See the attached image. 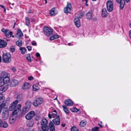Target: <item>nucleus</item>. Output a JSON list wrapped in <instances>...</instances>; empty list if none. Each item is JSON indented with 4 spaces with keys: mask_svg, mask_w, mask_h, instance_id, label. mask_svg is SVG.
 <instances>
[{
    "mask_svg": "<svg viewBox=\"0 0 131 131\" xmlns=\"http://www.w3.org/2000/svg\"><path fill=\"white\" fill-rule=\"evenodd\" d=\"M74 22L77 27L78 28L80 26L81 23L79 17H75L74 19Z\"/></svg>",
    "mask_w": 131,
    "mask_h": 131,
    "instance_id": "ddd939ff",
    "label": "nucleus"
},
{
    "mask_svg": "<svg viewBox=\"0 0 131 131\" xmlns=\"http://www.w3.org/2000/svg\"><path fill=\"white\" fill-rule=\"evenodd\" d=\"M99 128V127L95 126V127L92 130V131H100L98 129Z\"/></svg>",
    "mask_w": 131,
    "mask_h": 131,
    "instance_id": "a18cd8bd",
    "label": "nucleus"
},
{
    "mask_svg": "<svg viewBox=\"0 0 131 131\" xmlns=\"http://www.w3.org/2000/svg\"><path fill=\"white\" fill-rule=\"evenodd\" d=\"M130 0H116L117 2L118 3L120 4V7L121 9H123L125 4V1L127 3H128Z\"/></svg>",
    "mask_w": 131,
    "mask_h": 131,
    "instance_id": "1a4fd4ad",
    "label": "nucleus"
},
{
    "mask_svg": "<svg viewBox=\"0 0 131 131\" xmlns=\"http://www.w3.org/2000/svg\"><path fill=\"white\" fill-rule=\"evenodd\" d=\"M106 7L107 10L108 12H111L112 11L113 8V4L112 2L108 1L106 3Z\"/></svg>",
    "mask_w": 131,
    "mask_h": 131,
    "instance_id": "423d86ee",
    "label": "nucleus"
},
{
    "mask_svg": "<svg viewBox=\"0 0 131 131\" xmlns=\"http://www.w3.org/2000/svg\"><path fill=\"white\" fill-rule=\"evenodd\" d=\"M31 104V102L29 101H27L26 103V106L23 108L22 112L23 114H25L28 112L30 109Z\"/></svg>",
    "mask_w": 131,
    "mask_h": 131,
    "instance_id": "7ed1b4c3",
    "label": "nucleus"
},
{
    "mask_svg": "<svg viewBox=\"0 0 131 131\" xmlns=\"http://www.w3.org/2000/svg\"><path fill=\"white\" fill-rule=\"evenodd\" d=\"M52 122L55 125H59L60 124V121L59 116L58 115L57 117L52 120Z\"/></svg>",
    "mask_w": 131,
    "mask_h": 131,
    "instance_id": "dca6fc26",
    "label": "nucleus"
},
{
    "mask_svg": "<svg viewBox=\"0 0 131 131\" xmlns=\"http://www.w3.org/2000/svg\"><path fill=\"white\" fill-rule=\"evenodd\" d=\"M86 123V121L84 120H82L81 121L80 124V125L82 127L84 126Z\"/></svg>",
    "mask_w": 131,
    "mask_h": 131,
    "instance_id": "4c0bfd02",
    "label": "nucleus"
},
{
    "mask_svg": "<svg viewBox=\"0 0 131 131\" xmlns=\"http://www.w3.org/2000/svg\"><path fill=\"white\" fill-rule=\"evenodd\" d=\"M58 13V12L56 10L55 8H52L50 12V14L51 15H54Z\"/></svg>",
    "mask_w": 131,
    "mask_h": 131,
    "instance_id": "b1692460",
    "label": "nucleus"
},
{
    "mask_svg": "<svg viewBox=\"0 0 131 131\" xmlns=\"http://www.w3.org/2000/svg\"><path fill=\"white\" fill-rule=\"evenodd\" d=\"M102 122H99L98 123V124L101 127H103V126L102 125H101V124H102Z\"/></svg>",
    "mask_w": 131,
    "mask_h": 131,
    "instance_id": "864d4df0",
    "label": "nucleus"
},
{
    "mask_svg": "<svg viewBox=\"0 0 131 131\" xmlns=\"http://www.w3.org/2000/svg\"><path fill=\"white\" fill-rule=\"evenodd\" d=\"M8 126V124L5 122L3 121L0 118V127L6 128Z\"/></svg>",
    "mask_w": 131,
    "mask_h": 131,
    "instance_id": "a211bd4d",
    "label": "nucleus"
},
{
    "mask_svg": "<svg viewBox=\"0 0 131 131\" xmlns=\"http://www.w3.org/2000/svg\"><path fill=\"white\" fill-rule=\"evenodd\" d=\"M17 100H15L10 105L9 107V111H12L15 108L17 109Z\"/></svg>",
    "mask_w": 131,
    "mask_h": 131,
    "instance_id": "6e6552de",
    "label": "nucleus"
},
{
    "mask_svg": "<svg viewBox=\"0 0 131 131\" xmlns=\"http://www.w3.org/2000/svg\"><path fill=\"white\" fill-rule=\"evenodd\" d=\"M7 77H9V75L5 71H3L1 74L0 80L5 78Z\"/></svg>",
    "mask_w": 131,
    "mask_h": 131,
    "instance_id": "2eb2a0df",
    "label": "nucleus"
},
{
    "mask_svg": "<svg viewBox=\"0 0 131 131\" xmlns=\"http://www.w3.org/2000/svg\"><path fill=\"white\" fill-rule=\"evenodd\" d=\"M18 83V81L16 80H14L11 82V85L12 86H15L17 85Z\"/></svg>",
    "mask_w": 131,
    "mask_h": 131,
    "instance_id": "c756f323",
    "label": "nucleus"
},
{
    "mask_svg": "<svg viewBox=\"0 0 131 131\" xmlns=\"http://www.w3.org/2000/svg\"><path fill=\"white\" fill-rule=\"evenodd\" d=\"M9 77H7L5 78L0 80L3 82V84L2 85H3L5 84H6L9 82L10 81Z\"/></svg>",
    "mask_w": 131,
    "mask_h": 131,
    "instance_id": "a878e982",
    "label": "nucleus"
},
{
    "mask_svg": "<svg viewBox=\"0 0 131 131\" xmlns=\"http://www.w3.org/2000/svg\"><path fill=\"white\" fill-rule=\"evenodd\" d=\"M34 123L33 122L30 121L27 124V125L28 126L32 127L33 126Z\"/></svg>",
    "mask_w": 131,
    "mask_h": 131,
    "instance_id": "79ce46f5",
    "label": "nucleus"
},
{
    "mask_svg": "<svg viewBox=\"0 0 131 131\" xmlns=\"http://www.w3.org/2000/svg\"><path fill=\"white\" fill-rule=\"evenodd\" d=\"M92 0L93 1H96L97 0Z\"/></svg>",
    "mask_w": 131,
    "mask_h": 131,
    "instance_id": "338daca9",
    "label": "nucleus"
},
{
    "mask_svg": "<svg viewBox=\"0 0 131 131\" xmlns=\"http://www.w3.org/2000/svg\"><path fill=\"white\" fill-rule=\"evenodd\" d=\"M70 110L72 112H77L78 111V109L75 107L71 108Z\"/></svg>",
    "mask_w": 131,
    "mask_h": 131,
    "instance_id": "37998d69",
    "label": "nucleus"
},
{
    "mask_svg": "<svg viewBox=\"0 0 131 131\" xmlns=\"http://www.w3.org/2000/svg\"><path fill=\"white\" fill-rule=\"evenodd\" d=\"M5 100V98L4 96L2 95L0 96V106H2V105L3 108L5 105V104L3 103V102Z\"/></svg>",
    "mask_w": 131,
    "mask_h": 131,
    "instance_id": "5701e85b",
    "label": "nucleus"
},
{
    "mask_svg": "<svg viewBox=\"0 0 131 131\" xmlns=\"http://www.w3.org/2000/svg\"><path fill=\"white\" fill-rule=\"evenodd\" d=\"M41 128L43 131H48L49 127L47 125L42 126Z\"/></svg>",
    "mask_w": 131,
    "mask_h": 131,
    "instance_id": "473e14b6",
    "label": "nucleus"
},
{
    "mask_svg": "<svg viewBox=\"0 0 131 131\" xmlns=\"http://www.w3.org/2000/svg\"><path fill=\"white\" fill-rule=\"evenodd\" d=\"M129 35L130 38L131 39V30H130L129 31Z\"/></svg>",
    "mask_w": 131,
    "mask_h": 131,
    "instance_id": "6e6d98bb",
    "label": "nucleus"
},
{
    "mask_svg": "<svg viewBox=\"0 0 131 131\" xmlns=\"http://www.w3.org/2000/svg\"><path fill=\"white\" fill-rule=\"evenodd\" d=\"M62 107H63V109L64 112L66 114H68L69 113V110L67 106L66 105H63Z\"/></svg>",
    "mask_w": 131,
    "mask_h": 131,
    "instance_id": "c9c22d12",
    "label": "nucleus"
},
{
    "mask_svg": "<svg viewBox=\"0 0 131 131\" xmlns=\"http://www.w3.org/2000/svg\"><path fill=\"white\" fill-rule=\"evenodd\" d=\"M43 31L46 36H49L52 34L53 30L51 28L46 26L43 28Z\"/></svg>",
    "mask_w": 131,
    "mask_h": 131,
    "instance_id": "f03ea898",
    "label": "nucleus"
},
{
    "mask_svg": "<svg viewBox=\"0 0 131 131\" xmlns=\"http://www.w3.org/2000/svg\"><path fill=\"white\" fill-rule=\"evenodd\" d=\"M71 131H78V129L75 127L73 126L71 128Z\"/></svg>",
    "mask_w": 131,
    "mask_h": 131,
    "instance_id": "c03bdc74",
    "label": "nucleus"
},
{
    "mask_svg": "<svg viewBox=\"0 0 131 131\" xmlns=\"http://www.w3.org/2000/svg\"><path fill=\"white\" fill-rule=\"evenodd\" d=\"M33 90L34 91H36L39 89V85L37 84H35L33 86Z\"/></svg>",
    "mask_w": 131,
    "mask_h": 131,
    "instance_id": "72a5a7b5",
    "label": "nucleus"
},
{
    "mask_svg": "<svg viewBox=\"0 0 131 131\" xmlns=\"http://www.w3.org/2000/svg\"><path fill=\"white\" fill-rule=\"evenodd\" d=\"M7 43L3 40H0V48L5 47L6 46Z\"/></svg>",
    "mask_w": 131,
    "mask_h": 131,
    "instance_id": "393cba45",
    "label": "nucleus"
},
{
    "mask_svg": "<svg viewBox=\"0 0 131 131\" xmlns=\"http://www.w3.org/2000/svg\"><path fill=\"white\" fill-rule=\"evenodd\" d=\"M87 1H86V3H85V5H86V6H87L88 5V4H87Z\"/></svg>",
    "mask_w": 131,
    "mask_h": 131,
    "instance_id": "052dcab7",
    "label": "nucleus"
},
{
    "mask_svg": "<svg viewBox=\"0 0 131 131\" xmlns=\"http://www.w3.org/2000/svg\"><path fill=\"white\" fill-rule=\"evenodd\" d=\"M36 56L37 57H39L40 56L39 53H37L36 54Z\"/></svg>",
    "mask_w": 131,
    "mask_h": 131,
    "instance_id": "603ef678",
    "label": "nucleus"
},
{
    "mask_svg": "<svg viewBox=\"0 0 131 131\" xmlns=\"http://www.w3.org/2000/svg\"><path fill=\"white\" fill-rule=\"evenodd\" d=\"M30 87V85L29 83L27 82H24L22 86L23 89H28Z\"/></svg>",
    "mask_w": 131,
    "mask_h": 131,
    "instance_id": "6ab92c4d",
    "label": "nucleus"
},
{
    "mask_svg": "<svg viewBox=\"0 0 131 131\" xmlns=\"http://www.w3.org/2000/svg\"><path fill=\"white\" fill-rule=\"evenodd\" d=\"M19 50L21 51V53L23 54H24L27 50L24 47H20Z\"/></svg>",
    "mask_w": 131,
    "mask_h": 131,
    "instance_id": "e433bc0d",
    "label": "nucleus"
},
{
    "mask_svg": "<svg viewBox=\"0 0 131 131\" xmlns=\"http://www.w3.org/2000/svg\"><path fill=\"white\" fill-rule=\"evenodd\" d=\"M35 115V113L34 111H32L27 114L25 116V118L29 120L31 119Z\"/></svg>",
    "mask_w": 131,
    "mask_h": 131,
    "instance_id": "f8f14e48",
    "label": "nucleus"
},
{
    "mask_svg": "<svg viewBox=\"0 0 131 131\" xmlns=\"http://www.w3.org/2000/svg\"><path fill=\"white\" fill-rule=\"evenodd\" d=\"M28 79L29 80H31L33 79L34 78L32 76H30L28 77Z\"/></svg>",
    "mask_w": 131,
    "mask_h": 131,
    "instance_id": "8fccbe9b",
    "label": "nucleus"
},
{
    "mask_svg": "<svg viewBox=\"0 0 131 131\" xmlns=\"http://www.w3.org/2000/svg\"><path fill=\"white\" fill-rule=\"evenodd\" d=\"M1 57L0 56V62H1Z\"/></svg>",
    "mask_w": 131,
    "mask_h": 131,
    "instance_id": "69168bd1",
    "label": "nucleus"
},
{
    "mask_svg": "<svg viewBox=\"0 0 131 131\" xmlns=\"http://www.w3.org/2000/svg\"><path fill=\"white\" fill-rule=\"evenodd\" d=\"M9 40H7V41H9Z\"/></svg>",
    "mask_w": 131,
    "mask_h": 131,
    "instance_id": "774afa93",
    "label": "nucleus"
},
{
    "mask_svg": "<svg viewBox=\"0 0 131 131\" xmlns=\"http://www.w3.org/2000/svg\"><path fill=\"white\" fill-rule=\"evenodd\" d=\"M65 104L67 106H72L73 104V102L71 100L67 99L64 101Z\"/></svg>",
    "mask_w": 131,
    "mask_h": 131,
    "instance_id": "412c9836",
    "label": "nucleus"
},
{
    "mask_svg": "<svg viewBox=\"0 0 131 131\" xmlns=\"http://www.w3.org/2000/svg\"><path fill=\"white\" fill-rule=\"evenodd\" d=\"M26 57L27 60L29 61L30 62L31 61V59L30 57V54H28L26 56Z\"/></svg>",
    "mask_w": 131,
    "mask_h": 131,
    "instance_id": "a19ab883",
    "label": "nucleus"
},
{
    "mask_svg": "<svg viewBox=\"0 0 131 131\" xmlns=\"http://www.w3.org/2000/svg\"><path fill=\"white\" fill-rule=\"evenodd\" d=\"M9 116V112L7 110H4L2 115V117L4 120H6L7 119Z\"/></svg>",
    "mask_w": 131,
    "mask_h": 131,
    "instance_id": "9d476101",
    "label": "nucleus"
},
{
    "mask_svg": "<svg viewBox=\"0 0 131 131\" xmlns=\"http://www.w3.org/2000/svg\"><path fill=\"white\" fill-rule=\"evenodd\" d=\"M102 16L103 17H105L107 16V13L105 8H104L102 11Z\"/></svg>",
    "mask_w": 131,
    "mask_h": 131,
    "instance_id": "c85d7f7f",
    "label": "nucleus"
},
{
    "mask_svg": "<svg viewBox=\"0 0 131 131\" xmlns=\"http://www.w3.org/2000/svg\"><path fill=\"white\" fill-rule=\"evenodd\" d=\"M23 36L22 32L20 30L18 29L17 30V33L16 35V37L19 38Z\"/></svg>",
    "mask_w": 131,
    "mask_h": 131,
    "instance_id": "bb28decb",
    "label": "nucleus"
},
{
    "mask_svg": "<svg viewBox=\"0 0 131 131\" xmlns=\"http://www.w3.org/2000/svg\"><path fill=\"white\" fill-rule=\"evenodd\" d=\"M43 101V100L42 98H38L34 100L32 104L34 106L37 107L41 104Z\"/></svg>",
    "mask_w": 131,
    "mask_h": 131,
    "instance_id": "20e7f679",
    "label": "nucleus"
},
{
    "mask_svg": "<svg viewBox=\"0 0 131 131\" xmlns=\"http://www.w3.org/2000/svg\"><path fill=\"white\" fill-rule=\"evenodd\" d=\"M61 125L63 127H64L65 126V124H62Z\"/></svg>",
    "mask_w": 131,
    "mask_h": 131,
    "instance_id": "4d7b16f0",
    "label": "nucleus"
},
{
    "mask_svg": "<svg viewBox=\"0 0 131 131\" xmlns=\"http://www.w3.org/2000/svg\"><path fill=\"white\" fill-rule=\"evenodd\" d=\"M21 106L20 104H18L17 106V109H15L12 113V115H14L16 117H17V113L20 110Z\"/></svg>",
    "mask_w": 131,
    "mask_h": 131,
    "instance_id": "9b49d317",
    "label": "nucleus"
},
{
    "mask_svg": "<svg viewBox=\"0 0 131 131\" xmlns=\"http://www.w3.org/2000/svg\"><path fill=\"white\" fill-rule=\"evenodd\" d=\"M1 31L7 37H11L12 36L13 37H14V36L12 35L13 32L9 30L3 28L2 29Z\"/></svg>",
    "mask_w": 131,
    "mask_h": 131,
    "instance_id": "39448f33",
    "label": "nucleus"
},
{
    "mask_svg": "<svg viewBox=\"0 0 131 131\" xmlns=\"http://www.w3.org/2000/svg\"><path fill=\"white\" fill-rule=\"evenodd\" d=\"M16 43L17 45L18 46H21L22 44V41L20 40L16 41Z\"/></svg>",
    "mask_w": 131,
    "mask_h": 131,
    "instance_id": "ea45409f",
    "label": "nucleus"
},
{
    "mask_svg": "<svg viewBox=\"0 0 131 131\" xmlns=\"http://www.w3.org/2000/svg\"><path fill=\"white\" fill-rule=\"evenodd\" d=\"M17 117L14 116V115H11L9 118V122L10 124L14 123L16 120Z\"/></svg>",
    "mask_w": 131,
    "mask_h": 131,
    "instance_id": "f3484780",
    "label": "nucleus"
},
{
    "mask_svg": "<svg viewBox=\"0 0 131 131\" xmlns=\"http://www.w3.org/2000/svg\"><path fill=\"white\" fill-rule=\"evenodd\" d=\"M25 19L26 25L27 26H29L30 24L29 18L28 17H25Z\"/></svg>",
    "mask_w": 131,
    "mask_h": 131,
    "instance_id": "58836bf2",
    "label": "nucleus"
},
{
    "mask_svg": "<svg viewBox=\"0 0 131 131\" xmlns=\"http://www.w3.org/2000/svg\"><path fill=\"white\" fill-rule=\"evenodd\" d=\"M16 131H24L23 128L22 127H20Z\"/></svg>",
    "mask_w": 131,
    "mask_h": 131,
    "instance_id": "de8ad7c7",
    "label": "nucleus"
},
{
    "mask_svg": "<svg viewBox=\"0 0 131 131\" xmlns=\"http://www.w3.org/2000/svg\"><path fill=\"white\" fill-rule=\"evenodd\" d=\"M129 26L131 28V23H130L129 24Z\"/></svg>",
    "mask_w": 131,
    "mask_h": 131,
    "instance_id": "e2e57ef3",
    "label": "nucleus"
},
{
    "mask_svg": "<svg viewBox=\"0 0 131 131\" xmlns=\"http://www.w3.org/2000/svg\"><path fill=\"white\" fill-rule=\"evenodd\" d=\"M57 113L56 110H54L53 111V112L50 113L48 115V116L50 119H51L52 118H54L56 117L57 118Z\"/></svg>",
    "mask_w": 131,
    "mask_h": 131,
    "instance_id": "4468645a",
    "label": "nucleus"
},
{
    "mask_svg": "<svg viewBox=\"0 0 131 131\" xmlns=\"http://www.w3.org/2000/svg\"><path fill=\"white\" fill-rule=\"evenodd\" d=\"M46 4L47 3V0H44Z\"/></svg>",
    "mask_w": 131,
    "mask_h": 131,
    "instance_id": "680f3d73",
    "label": "nucleus"
},
{
    "mask_svg": "<svg viewBox=\"0 0 131 131\" xmlns=\"http://www.w3.org/2000/svg\"><path fill=\"white\" fill-rule=\"evenodd\" d=\"M49 129L50 131H55V126L52 122L50 121L49 124Z\"/></svg>",
    "mask_w": 131,
    "mask_h": 131,
    "instance_id": "aec40b11",
    "label": "nucleus"
},
{
    "mask_svg": "<svg viewBox=\"0 0 131 131\" xmlns=\"http://www.w3.org/2000/svg\"><path fill=\"white\" fill-rule=\"evenodd\" d=\"M86 18L89 20H91L92 19V14L91 12H89L87 13L86 14Z\"/></svg>",
    "mask_w": 131,
    "mask_h": 131,
    "instance_id": "7c9ffc66",
    "label": "nucleus"
},
{
    "mask_svg": "<svg viewBox=\"0 0 131 131\" xmlns=\"http://www.w3.org/2000/svg\"><path fill=\"white\" fill-rule=\"evenodd\" d=\"M68 45H70V43H68Z\"/></svg>",
    "mask_w": 131,
    "mask_h": 131,
    "instance_id": "0e129e2a",
    "label": "nucleus"
},
{
    "mask_svg": "<svg viewBox=\"0 0 131 131\" xmlns=\"http://www.w3.org/2000/svg\"><path fill=\"white\" fill-rule=\"evenodd\" d=\"M9 50L12 52H13L15 50V47L14 46L11 47H10Z\"/></svg>",
    "mask_w": 131,
    "mask_h": 131,
    "instance_id": "49530a36",
    "label": "nucleus"
},
{
    "mask_svg": "<svg viewBox=\"0 0 131 131\" xmlns=\"http://www.w3.org/2000/svg\"><path fill=\"white\" fill-rule=\"evenodd\" d=\"M12 69L14 72H15L16 70V68L14 67H13L12 68Z\"/></svg>",
    "mask_w": 131,
    "mask_h": 131,
    "instance_id": "5fc2aeb1",
    "label": "nucleus"
},
{
    "mask_svg": "<svg viewBox=\"0 0 131 131\" xmlns=\"http://www.w3.org/2000/svg\"><path fill=\"white\" fill-rule=\"evenodd\" d=\"M72 6L71 4L67 3V6L64 8V10L65 13H71L70 12L71 10Z\"/></svg>",
    "mask_w": 131,
    "mask_h": 131,
    "instance_id": "0eeeda50",
    "label": "nucleus"
},
{
    "mask_svg": "<svg viewBox=\"0 0 131 131\" xmlns=\"http://www.w3.org/2000/svg\"><path fill=\"white\" fill-rule=\"evenodd\" d=\"M2 60L5 63H9L11 62V55L9 53L3 54L2 56Z\"/></svg>",
    "mask_w": 131,
    "mask_h": 131,
    "instance_id": "f257e3e1",
    "label": "nucleus"
},
{
    "mask_svg": "<svg viewBox=\"0 0 131 131\" xmlns=\"http://www.w3.org/2000/svg\"><path fill=\"white\" fill-rule=\"evenodd\" d=\"M1 6L3 8H4V6L3 5H1Z\"/></svg>",
    "mask_w": 131,
    "mask_h": 131,
    "instance_id": "bf43d9fd",
    "label": "nucleus"
},
{
    "mask_svg": "<svg viewBox=\"0 0 131 131\" xmlns=\"http://www.w3.org/2000/svg\"><path fill=\"white\" fill-rule=\"evenodd\" d=\"M40 123L42 126L47 125L48 121L46 119L43 118L41 120Z\"/></svg>",
    "mask_w": 131,
    "mask_h": 131,
    "instance_id": "4be33fe9",
    "label": "nucleus"
},
{
    "mask_svg": "<svg viewBox=\"0 0 131 131\" xmlns=\"http://www.w3.org/2000/svg\"><path fill=\"white\" fill-rule=\"evenodd\" d=\"M28 13H31V11L30 10H29L28 12H27Z\"/></svg>",
    "mask_w": 131,
    "mask_h": 131,
    "instance_id": "13d9d810",
    "label": "nucleus"
},
{
    "mask_svg": "<svg viewBox=\"0 0 131 131\" xmlns=\"http://www.w3.org/2000/svg\"><path fill=\"white\" fill-rule=\"evenodd\" d=\"M59 37V36L57 35L54 34L50 37V40H52L54 39L58 38Z\"/></svg>",
    "mask_w": 131,
    "mask_h": 131,
    "instance_id": "f704fd0d",
    "label": "nucleus"
},
{
    "mask_svg": "<svg viewBox=\"0 0 131 131\" xmlns=\"http://www.w3.org/2000/svg\"><path fill=\"white\" fill-rule=\"evenodd\" d=\"M16 98L17 99V100H17V101L18 103L19 101H20L22 99V95L21 94H18L16 97Z\"/></svg>",
    "mask_w": 131,
    "mask_h": 131,
    "instance_id": "2f4dec72",
    "label": "nucleus"
},
{
    "mask_svg": "<svg viewBox=\"0 0 131 131\" xmlns=\"http://www.w3.org/2000/svg\"><path fill=\"white\" fill-rule=\"evenodd\" d=\"M8 85H6L0 89V94L6 90L8 88Z\"/></svg>",
    "mask_w": 131,
    "mask_h": 131,
    "instance_id": "cd10ccee",
    "label": "nucleus"
},
{
    "mask_svg": "<svg viewBox=\"0 0 131 131\" xmlns=\"http://www.w3.org/2000/svg\"><path fill=\"white\" fill-rule=\"evenodd\" d=\"M32 45L34 46H36L37 44L36 42L35 41H33L31 42Z\"/></svg>",
    "mask_w": 131,
    "mask_h": 131,
    "instance_id": "09e8293b",
    "label": "nucleus"
},
{
    "mask_svg": "<svg viewBox=\"0 0 131 131\" xmlns=\"http://www.w3.org/2000/svg\"><path fill=\"white\" fill-rule=\"evenodd\" d=\"M27 48L29 51H30L31 49V47L30 46H27Z\"/></svg>",
    "mask_w": 131,
    "mask_h": 131,
    "instance_id": "3c124183",
    "label": "nucleus"
}]
</instances>
